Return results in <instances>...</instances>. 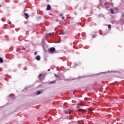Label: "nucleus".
Listing matches in <instances>:
<instances>
[{
  "mask_svg": "<svg viewBox=\"0 0 124 124\" xmlns=\"http://www.w3.org/2000/svg\"><path fill=\"white\" fill-rule=\"evenodd\" d=\"M62 34L63 35V34H64V33H62Z\"/></svg>",
  "mask_w": 124,
  "mask_h": 124,
  "instance_id": "obj_24",
  "label": "nucleus"
},
{
  "mask_svg": "<svg viewBox=\"0 0 124 124\" xmlns=\"http://www.w3.org/2000/svg\"><path fill=\"white\" fill-rule=\"evenodd\" d=\"M52 34H53V33H49L48 34V35H52Z\"/></svg>",
  "mask_w": 124,
  "mask_h": 124,
  "instance_id": "obj_15",
  "label": "nucleus"
},
{
  "mask_svg": "<svg viewBox=\"0 0 124 124\" xmlns=\"http://www.w3.org/2000/svg\"><path fill=\"white\" fill-rule=\"evenodd\" d=\"M40 93H41V92L40 91H38L36 92V95H38V94H40Z\"/></svg>",
  "mask_w": 124,
  "mask_h": 124,
  "instance_id": "obj_11",
  "label": "nucleus"
},
{
  "mask_svg": "<svg viewBox=\"0 0 124 124\" xmlns=\"http://www.w3.org/2000/svg\"><path fill=\"white\" fill-rule=\"evenodd\" d=\"M64 112L66 114H69L70 112H71V109H66V110L64 111Z\"/></svg>",
  "mask_w": 124,
  "mask_h": 124,
  "instance_id": "obj_4",
  "label": "nucleus"
},
{
  "mask_svg": "<svg viewBox=\"0 0 124 124\" xmlns=\"http://www.w3.org/2000/svg\"><path fill=\"white\" fill-rule=\"evenodd\" d=\"M38 18V19H41V16H39Z\"/></svg>",
  "mask_w": 124,
  "mask_h": 124,
  "instance_id": "obj_20",
  "label": "nucleus"
},
{
  "mask_svg": "<svg viewBox=\"0 0 124 124\" xmlns=\"http://www.w3.org/2000/svg\"><path fill=\"white\" fill-rule=\"evenodd\" d=\"M63 16V15L62 14H61L60 15V17H62Z\"/></svg>",
  "mask_w": 124,
  "mask_h": 124,
  "instance_id": "obj_13",
  "label": "nucleus"
},
{
  "mask_svg": "<svg viewBox=\"0 0 124 124\" xmlns=\"http://www.w3.org/2000/svg\"><path fill=\"white\" fill-rule=\"evenodd\" d=\"M46 76V73H42V74H40L38 77L39 79V80H42L43 79V78H45V76Z\"/></svg>",
  "mask_w": 124,
  "mask_h": 124,
  "instance_id": "obj_1",
  "label": "nucleus"
},
{
  "mask_svg": "<svg viewBox=\"0 0 124 124\" xmlns=\"http://www.w3.org/2000/svg\"><path fill=\"white\" fill-rule=\"evenodd\" d=\"M55 51H56V48L54 47H51L50 49H48V51L51 53H53Z\"/></svg>",
  "mask_w": 124,
  "mask_h": 124,
  "instance_id": "obj_2",
  "label": "nucleus"
},
{
  "mask_svg": "<svg viewBox=\"0 0 124 124\" xmlns=\"http://www.w3.org/2000/svg\"><path fill=\"white\" fill-rule=\"evenodd\" d=\"M24 16H25V18L26 19H28V18H29V17H30V16H29V15L27 13H25Z\"/></svg>",
  "mask_w": 124,
  "mask_h": 124,
  "instance_id": "obj_8",
  "label": "nucleus"
},
{
  "mask_svg": "<svg viewBox=\"0 0 124 124\" xmlns=\"http://www.w3.org/2000/svg\"><path fill=\"white\" fill-rule=\"evenodd\" d=\"M55 81H52L51 83H55Z\"/></svg>",
  "mask_w": 124,
  "mask_h": 124,
  "instance_id": "obj_23",
  "label": "nucleus"
},
{
  "mask_svg": "<svg viewBox=\"0 0 124 124\" xmlns=\"http://www.w3.org/2000/svg\"><path fill=\"white\" fill-rule=\"evenodd\" d=\"M54 76H55V77H58V76H57V74H55Z\"/></svg>",
  "mask_w": 124,
  "mask_h": 124,
  "instance_id": "obj_19",
  "label": "nucleus"
},
{
  "mask_svg": "<svg viewBox=\"0 0 124 124\" xmlns=\"http://www.w3.org/2000/svg\"><path fill=\"white\" fill-rule=\"evenodd\" d=\"M114 9L115 10H118V8H117V7H114Z\"/></svg>",
  "mask_w": 124,
  "mask_h": 124,
  "instance_id": "obj_14",
  "label": "nucleus"
},
{
  "mask_svg": "<svg viewBox=\"0 0 124 124\" xmlns=\"http://www.w3.org/2000/svg\"><path fill=\"white\" fill-rule=\"evenodd\" d=\"M72 119V117L70 118V120H71Z\"/></svg>",
  "mask_w": 124,
  "mask_h": 124,
  "instance_id": "obj_26",
  "label": "nucleus"
},
{
  "mask_svg": "<svg viewBox=\"0 0 124 124\" xmlns=\"http://www.w3.org/2000/svg\"><path fill=\"white\" fill-rule=\"evenodd\" d=\"M58 43H61V42H60L59 41H58Z\"/></svg>",
  "mask_w": 124,
  "mask_h": 124,
  "instance_id": "obj_25",
  "label": "nucleus"
},
{
  "mask_svg": "<svg viewBox=\"0 0 124 124\" xmlns=\"http://www.w3.org/2000/svg\"><path fill=\"white\" fill-rule=\"evenodd\" d=\"M62 20H63V19H64V16H62Z\"/></svg>",
  "mask_w": 124,
  "mask_h": 124,
  "instance_id": "obj_18",
  "label": "nucleus"
},
{
  "mask_svg": "<svg viewBox=\"0 0 124 124\" xmlns=\"http://www.w3.org/2000/svg\"><path fill=\"white\" fill-rule=\"evenodd\" d=\"M108 29H111V25H108Z\"/></svg>",
  "mask_w": 124,
  "mask_h": 124,
  "instance_id": "obj_12",
  "label": "nucleus"
},
{
  "mask_svg": "<svg viewBox=\"0 0 124 124\" xmlns=\"http://www.w3.org/2000/svg\"><path fill=\"white\" fill-rule=\"evenodd\" d=\"M22 50H26V48H25L24 47H23L22 48Z\"/></svg>",
  "mask_w": 124,
  "mask_h": 124,
  "instance_id": "obj_16",
  "label": "nucleus"
},
{
  "mask_svg": "<svg viewBox=\"0 0 124 124\" xmlns=\"http://www.w3.org/2000/svg\"><path fill=\"white\" fill-rule=\"evenodd\" d=\"M109 2H106L104 4V5L107 7V8H109V6L110 4H109Z\"/></svg>",
  "mask_w": 124,
  "mask_h": 124,
  "instance_id": "obj_3",
  "label": "nucleus"
},
{
  "mask_svg": "<svg viewBox=\"0 0 124 124\" xmlns=\"http://www.w3.org/2000/svg\"><path fill=\"white\" fill-rule=\"evenodd\" d=\"M2 62H3V59L1 57H0V63H2Z\"/></svg>",
  "mask_w": 124,
  "mask_h": 124,
  "instance_id": "obj_9",
  "label": "nucleus"
},
{
  "mask_svg": "<svg viewBox=\"0 0 124 124\" xmlns=\"http://www.w3.org/2000/svg\"><path fill=\"white\" fill-rule=\"evenodd\" d=\"M110 11L111 14H114V10H113V9H110Z\"/></svg>",
  "mask_w": 124,
  "mask_h": 124,
  "instance_id": "obj_10",
  "label": "nucleus"
},
{
  "mask_svg": "<svg viewBox=\"0 0 124 124\" xmlns=\"http://www.w3.org/2000/svg\"><path fill=\"white\" fill-rule=\"evenodd\" d=\"M51 9V6L49 4H48L46 7L47 10H50Z\"/></svg>",
  "mask_w": 124,
  "mask_h": 124,
  "instance_id": "obj_7",
  "label": "nucleus"
},
{
  "mask_svg": "<svg viewBox=\"0 0 124 124\" xmlns=\"http://www.w3.org/2000/svg\"><path fill=\"white\" fill-rule=\"evenodd\" d=\"M78 112H86V109H84L83 108H79L78 110Z\"/></svg>",
  "mask_w": 124,
  "mask_h": 124,
  "instance_id": "obj_5",
  "label": "nucleus"
},
{
  "mask_svg": "<svg viewBox=\"0 0 124 124\" xmlns=\"http://www.w3.org/2000/svg\"><path fill=\"white\" fill-rule=\"evenodd\" d=\"M9 24H11V21H9Z\"/></svg>",
  "mask_w": 124,
  "mask_h": 124,
  "instance_id": "obj_21",
  "label": "nucleus"
},
{
  "mask_svg": "<svg viewBox=\"0 0 124 124\" xmlns=\"http://www.w3.org/2000/svg\"><path fill=\"white\" fill-rule=\"evenodd\" d=\"M41 59V57L40 56H39V55H37L36 57V60H37V61H40Z\"/></svg>",
  "mask_w": 124,
  "mask_h": 124,
  "instance_id": "obj_6",
  "label": "nucleus"
},
{
  "mask_svg": "<svg viewBox=\"0 0 124 124\" xmlns=\"http://www.w3.org/2000/svg\"><path fill=\"white\" fill-rule=\"evenodd\" d=\"M51 70L50 69H48V71H50Z\"/></svg>",
  "mask_w": 124,
  "mask_h": 124,
  "instance_id": "obj_22",
  "label": "nucleus"
},
{
  "mask_svg": "<svg viewBox=\"0 0 124 124\" xmlns=\"http://www.w3.org/2000/svg\"><path fill=\"white\" fill-rule=\"evenodd\" d=\"M34 55H37V52H34Z\"/></svg>",
  "mask_w": 124,
  "mask_h": 124,
  "instance_id": "obj_17",
  "label": "nucleus"
}]
</instances>
